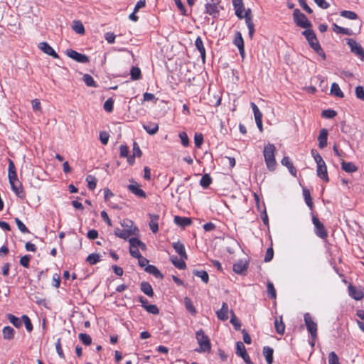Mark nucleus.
<instances>
[{
  "label": "nucleus",
  "mask_w": 364,
  "mask_h": 364,
  "mask_svg": "<svg viewBox=\"0 0 364 364\" xmlns=\"http://www.w3.org/2000/svg\"><path fill=\"white\" fill-rule=\"evenodd\" d=\"M312 222L315 227L316 235L322 239L326 238L328 236V233L324 228L323 224L320 222L318 218L316 216H313Z\"/></svg>",
  "instance_id": "39448f33"
},
{
  "label": "nucleus",
  "mask_w": 364,
  "mask_h": 364,
  "mask_svg": "<svg viewBox=\"0 0 364 364\" xmlns=\"http://www.w3.org/2000/svg\"><path fill=\"white\" fill-rule=\"evenodd\" d=\"M194 274L198 277H200L202 281L205 283H208L209 280V277L208 273L205 271H195Z\"/></svg>",
  "instance_id": "864d4df0"
},
{
  "label": "nucleus",
  "mask_w": 364,
  "mask_h": 364,
  "mask_svg": "<svg viewBox=\"0 0 364 364\" xmlns=\"http://www.w3.org/2000/svg\"><path fill=\"white\" fill-rule=\"evenodd\" d=\"M170 259L173 264L179 269H184L186 267V263L184 262L185 259H181V257L178 259L176 256H171Z\"/></svg>",
  "instance_id": "a878e982"
},
{
  "label": "nucleus",
  "mask_w": 364,
  "mask_h": 364,
  "mask_svg": "<svg viewBox=\"0 0 364 364\" xmlns=\"http://www.w3.org/2000/svg\"><path fill=\"white\" fill-rule=\"evenodd\" d=\"M349 295L355 300H361L364 296V291L361 288H356L352 285L348 286Z\"/></svg>",
  "instance_id": "9b49d317"
},
{
  "label": "nucleus",
  "mask_w": 364,
  "mask_h": 364,
  "mask_svg": "<svg viewBox=\"0 0 364 364\" xmlns=\"http://www.w3.org/2000/svg\"><path fill=\"white\" fill-rule=\"evenodd\" d=\"M195 46L198 50L200 52L203 61H204L205 58V49L204 48L203 43L200 37L198 36L196 38L195 41Z\"/></svg>",
  "instance_id": "393cba45"
},
{
  "label": "nucleus",
  "mask_w": 364,
  "mask_h": 364,
  "mask_svg": "<svg viewBox=\"0 0 364 364\" xmlns=\"http://www.w3.org/2000/svg\"><path fill=\"white\" fill-rule=\"evenodd\" d=\"M234 9L235 10V14L239 18H245L243 12L246 11L244 9V4L242 0H232Z\"/></svg>",
  "instance_id": "ddd939ff"
},
{
  "label": "nucleus",
  "mask_w": 364,
  "mask_h": 364,
  "mask_svg": "<svg viewBox=\"0 0 364 364\" xmlns=\"http://www.w3.org/2000/svg\"><path fill=\"white\" fill-rule=\"evenodd\" d=\"M229 309L227 303L223 302L221 309L217 311L218 318L221 321H226L228 318Z\"/></svg>",
  "instance_id": "a211bd4d"
},
{
  "label": "nucleus",
  "mask_w": 364,
  "mask_h": 364,
  "mask_svg": "<svg viewBox=\"0 0 364 364\" xmlns=\"http://www.w3.org/2000/svg\"><path fill=\"white\" fill-rule=\"evenodd\" d=\"M128 189L130 192L139 198H145L146 197V193L141 188H140V186L136 182H134L133 184H129L128 186Z\"/></svg>",
  "instance_id": "f8f14e48"
},
{
  "label": "nucleus",
  "mask_w": 364,
  "mask_h": 364,
  "mask_svg": "<svg viewBox=\"0 0 364 364\" xmlns=\"http://www.w3.org/2000/svg\"><path fill=\"white\" fill-rule=\"evenodd\" d=\"M109 135L106 132H101L100 133V139L102 144L106 145L108 143Z\"/></svg>",
  "instance_id": "69168bd1"
},
{
  "label": "nucleus",
  "mask_w": 364,
  "mask_h": 364,
  "mask_svg": "<svg viewBox=\"0 0 364 364\" xmlns=\"http://www.w3.org/2000/svg\"><path fill=\"white\" fill-rule=\"evenodd\" d=\"M99 260L100 256L97 254H90L86 259V261L91 265L96 264Z\"/></svg>",
  "instance_id": "6e6d98bb"
},
{
  "label": "nucleus",
  "mask_w": 364,
  "mask_h": 364,
  "mask_svg": "<svg viewBox=\"0 0 364 364\" xmlns=\"http://www.w3.org/2000/svg\"><path fill=\"white\" fill-rule=\"evenodd\" d=\"M16 224L18 228V230L23 233H29V230L26 228V226L23 224V223L18 219V218H15Z\"/></svg>",
  "instance_id": "3c124183"
},
{
  "label": "nucleus",
  "mask_w": 364,
  "mask_h": 364,
  "mask_svg": "<svg viewBox=\"0 0 364 364\" xmlns=\"http://www.w3.org/2000/svg\"><path fill=\"white\" fill-rule=\"evenodd\" d=\"M66 54L70 58L75 60V61L81 63H87L89 62V58L82 53H80L74 50L69 49L67 50Z\"/></svg>",
  "instance_id": "6e6552de"
},
{
  "label": "nucleus",
  "mask_w": 364,
  "mask_h": 364,
  "mask_svg": "<svg viewBox=\"0 0 364 364\" xmlns=\"http://www.w3.org/2000/svg\"><path fill=\"white\" fill-rule=\"evenodd\" d=\"M355 92L357 98L362 100L364 99V88L363 86H357L355 87Z\"/></svg>",
  "instance_id": "0e129e2a"
},
{
  "label": "nucleus",
  "mask_w": 364,
  "mask_h": 364,
  "mask_svg": "<svg viewBox=\"0 0 364 364\" xmlns=\"http://www.w3.org/2000/svg\"><path fill=\"white\" fill-rule=\"evenodd\" d=\"M273 353L274 350L272 348L269 346H264L263 348V354L268 364H272L273 363Z\"/></svg>",
  "instance_id": "bb28decb"
},
{
  "label": "nucleus",
  "mask_w": 364,
  "mask_h": 364,
  "mask_svg": "<svg viewBox=\"0 0 364 364\" xmlns=\"http://www.w3.org/2000/svg\"><path fill=\"white\" fill-rule=\"evenodd\" d=\"M86 181L87 182V187L90 190H94L97 184V178L92 175H88L86 177Z\"/></svg>",
  "instance_id": "79ce46f5"
},
{
  "label": "nucleus",
  "mask_w": 364,
  "mask_h": 364,
  "mask_svg": "<svg viewBox=\"0 0 364 364\" xmlns=\"http://www.w3.org/2000/svg\"><path fill=\"white\" fill-rule=\"evenodd\" d=\"M145 271L149 274H153L156 278H163L162 274L160 271L154 265H147L145 268Z\"/></svg>",
  "instance_id": "473e14b6"
},
{
  "label": "nucleus",
  "mask_w": 364,
  "mask_h": 364,
  "mask_svg": "<svg viewBox=\"0 0 364 364\" xmlns=\"http://www.w3.org/2000/svg\"><path fill=\"white\" fill-rule=\"evenodd\" d=\"M231 318L230 322L234 326L236 330H240L241 327V323L236 317L234 311L232 310L230 311Z\"/></svg>",
  "instance_id": "a18cd8bd"
},
{
  "label": "nucleus",
  "mask_w": 364,
  "mask_h": 364,
  "mask_svg": "<svg viewBox=\"0 0 364 364\" xmlns=\"http://www.w3.org/2000/svg\"><path fill=\"white\" fill-rule=\"evenodd\" d=\"M134 234V232L133 231L132 229H124V230H122L119 228H116L114 229V235L119 237V238H122V239H127L129 236L132 235Z\"/></svg>",
  "instance_id": "f3484780"
},
{
  "label": "nucleus",
  "mask_w": 364,
  "mask_h": 364,
  "mask_svg": "<svg viewBox=\"0 0 364 364\" xmlns=\"http://www.w3.org/2000/svg\"><path fill=\"white\" fill-rule=\"evenodd\" d=\"M78 337L80 341L86 346H88L92 343V338L88 334L80 333Z\"/></svg>",
  "instance_id": "603ef678"
},
{
  "label": "nucleus",
  "mask_w": 364,
  "mask_h": 364,
  "mask_svg": "<svg viewBox=\"0 0 364 364\" xmlns=\"http://www.w3.org/2000/svg\"><path fill=\"white\" fill-rule=\"evenodd\" d=\"M311 154L315 162L316 163V165H318V164H321L323 161H324L321 156L318 154V152L316 150L313 149L311 151Z\"/></svg>",
  "instance_id": "e2e57ef3"
},
{
  "label": "nucleus",
  "mask_w": 364,
  "mask_h": 364,
  "mask_svg": "<svg viewBox=\"0 0 364 364\" xmlns=\"http://www.w3.org/2000/svg\"><path fill=\"white\" fill-rule=\"evenodd\" d=\"M341 167L343 171L348 173H353L357 171V167L351 162L342 161Z\"/></svg>",
  "instance_id": "2f4dec72"
},
{
  "label": "nucleus",
  "mask_w": 364,
  "mask_h": 364,
  "mask_svg": "<svg viewBox=\"0 0 364 364\" xmlns=\"http://www.w3.org/2000/svg\"><path fill=\"white\" fill-rule=\"evenodd\" d=\"M333 26V29L336 33L348 35V36L352 34V31L349 28L339 26L336 23H334Z\"/></svg>",
  "instance_id": "e433bc0d"
},
{
  "label": "nucleus",
  "mask_w": 364,
  "mask_h": 364,
  "mask_svg": "<svg viewBox=\"0 0 364 364\" xmlns=\"http://www.w3.org/2000/svg\"><path fill=\"white\" fill-rule=\"evenodd\" d=\"M327 137H328V131L326 129H322L320 131L318 136V146L321 149L324 148L327 145Z\"/></svg>",
  "instance_id": "412c9836"
},
{
  "label": "nucleus",
  "mask_w": 364,
  "mask_h": 364,
  "mask_svg": "<svg viewBox=\"0 0 364 364\" xmlns=\"http://www.w3.org/2000/svg\"><path fill=\"white\" fill-rule=\"evenodd\" d=\"M304 320L308 331L314 341L317 337V323L314 321L313 317L309 313L304 314Z\"/></svg>",
  "instance_id": "20e7f679"
},
{
  "label": "nucleus",
  "mask_w": 364,
  "mask_h": 364,
  "mask_svg": "<svg viewBox=\"0 0 364 364\" xmlns=\"http://www.w3.org/2000/svg\"><path fill=\"white\" fill-rule=\"evenodd\" d=\"M331 94L341 98L344 97L343 92L341 91L339 85L336 82L332 83L331 87Z\"/></svg>",
  "instance_id": "c9c22d12"
},
{
  "label": "nucleus",
  "mask_w": 364,
  "mask_h": 364,
  "mask_svg": "<svg viewBox=\"0 0 364 364\" xmlns=\"http://www.w3.org/2000/svg\"><path fill=\"white\" fill-rule=\"evenodd\" d=\"M341 16L350 20H355L358 18V15L354 11H342L341 12Z\"/></svg>",
  "instance_id": "8fccbe9b"
},
{
  "label": "nucleus",
  "mask_w": 364,
  "mask_h": 364,
  "mask_svg": "<svg viewBox=\"0 0 364 364\" xmlns=\"http://www.w3.org/2000/svg\"><path fill=\"white\" fill-rule=\"evenodd\" d=\"M173 247L175 251L180 255L181 259H187V255L186 253L184 245L180 242H174Z\"/></svg>",
  "instance_id": "b1692460"
},
{
  "label": "nucleus",
  "mask_w": 364,
  "mask_h": 364,
  "mask_svg": "<svg viewBox=\"0 0 364 364\" xmlns=\"http://www.w3.org/2000/svg\"><path fill=\"white\" fill-rule=\"evenodd\" d=\"M184 304L186 309L191 313L192 314H195L196 313V310L193 304L192 301L191 299L186 297L184 299Z\"/></svg>",
  "instance_id": "c03bdc74"
},
{
  "label": "nucleus",
  "mask_w": 364,
  "mask_h": 364,
  "mask_svg": "<svg viewBox=\"0 0 364 364\" xmlns=\"http://www.w3.org/2000/svg\"><path fill=\"white\" fill-rule=\"evenodd\" d=\"M205 13L213 16H217L219 13L218 3L214 0H211V2H208L205 4Z\"/></svg>",
  "instance_id": "dca6fc26"
},
{
  "label": "nucleus",
  "mask_w": 364,
  "mask_h": 364,
  "mask_svg": "<svg viewBox=\"0 0 364 364\" xmlns=\"http://www.w3.org/2000/svg\"><path fill=\"white\" fill-rule=\"evenodd\" d=\"M174 222L181 227H186L191 224V219L186 217L176 216L174 218Z\"/></svg>",
  "instance_id": "c85d7f7f"
},
{
  "label": "nucleus",
  "mask_w": 364,
  "mask_h": 364,
  "mask_svg": "<svg viewBox=\"0 0 364 364\" xmlns=\"http://www.w3.org/2000/svg\"><path fill=\"white\" fill-rule=\"evenodd\" d=\"M130 247L141 248V250L146 249V245L136 237L130 238L129 240Z\"/></svg>",
  "instance_id": "f704fd0d"
},
{
  "label": "nucleus",
  "mask_w": 364,
  "mask_h": 364,
  "mask_svg": "<svg viewBox=\"0 0 364 364\" xmlns=\"http://www.w3.org/2000/svg\"><path fill=\"white\" fill-rule=\"evenodd\" d=\"M130 74L132 79L136 80L140 78L141 70L137 67H132L130 71Z\"/></svg>",
  "instance_id": "5fc2aeb1"
},
{
  "label": "nucleus",
  "mask_w": 364,
  "mask_h": 364,
  "mask_svg": "<svg viewBox=\"0 0 364 364\" xmlns=\"http://www.w3.org/2000/svg\"><path fill=\"white\" fill-rule=\"evenodd\" d=\"M267 292L270 298L275 299L276 298V290L274 287L272 282H268L267 284Z\"/></svg>",
  "instance_id": "052dcab7"
},
{
  "label": "nucleus",
  "mask_w": 364,
  "mask_h": 364,
  "mask_svg": "<svg viewBox=\"0 0 364 364\" xmlns=\"http://www.w3.org/2000/svg\"><path fill=\"white\" fill-rule=\"evenodd\" d=\"M203 141V136L201 134H196L194 136V143L196 147H200Z\"/></svg>",
  "instance_id": "774afa93"
},
{
  "label": "nucleus",
  "mask_w": 364,
  "mask_h": 364,
  "mask_svg": "<svg viewBox=\"0 0 364 364\" xmlns=\"http://www.w3.org/2000/svg\"><path fill=\"white\" fill-rule=\"evenodd\" d=\"M250 105H251V107L252 108V110H253V112H254V116H255V121L261 120L262 118V114L259 111V109L257 107V106L254 102H251Z\"/></svg>",
  "instance_id": "de8ad7c7"
},
{
  "label": "nucleus",
  "mask_w": 364,
  "mask_h": 364,
  "mask_svg": "<svg viewBox=\"0 0 364 364\" xmlns=\"http://www.w3.org/2000/svg\"><path fill=\"white\" fill-rule=\"evenodd\" d=\"M8 176H9V181L17 180V174H16V172L15 165H14V161L12 160H11V159L9 160V173H8Z\"/></svg>",
  "instance_id": "cd10ccee"
},
{
  "label": "nucleus",
  "mask_w": 364,
  "mask_h": 364,
  "mask_svg": "<svg viewBox=\"0 0 364 364\" xmlns=\"http://www.w3.org/2000/svg\"><path fill=\"white\" fill-rule=\"evenodd\" d=\"M22 321L24 323L26 328L28 331L31 332L33 330V325L31 322L30 318L26 315H23Z\"/></svg>",
  "instance_id": "13d9d810"
},
{
  "label": "nucleus",
  "mask_w": 364,
  "mask_h": 364,
  "mask_svg": "<svg viewBox=\"0 0 364 364\" xmlns=\"http://www.w3.org/2000/svg\"><path fill=\"white\" fill-rule=\"evenodd\" d=\"M274 326L279 334L282 335L284 333L285 326L282 319L280 321L276 319L274 321Z\"/></svg>",
  "instance_id": "09e8293b"
},
{
  "label": "nucleus",
  "mask_w": 364,
  "mask_h": 364,
  "mask_svg": "<svg viewBox=\"0 0 364 364\" xmlns=\"http://www.w3.org/2000/svg\"><path fill=\"white\" fill-rule=\"evenodd\" d=\"M245 23L249 30V36L250 38L253 37L255 33V25L251 17V10H246L245 14Z\"/></svg>",
  "instance_id": "9d476101"
},
{
  "label": "nucleus",
  "mask_w": 364,
  "mask_h": 364,
  "mask_svg": "<svg viewBox=\"0 0 364 364\" xmlns=\"http://www.w3.org/2000/svg\"><path fill=\"white\" fill-rule=\"evenodd\" d=\"M145 309L150 314H159V309L158 307L154 304H149L148 306H145Z\"/></svg>",
  "instance_id": "338daca9"
},
{
  "label": "nucleus",
  "mask_w": 364,
  "mask_h": 364,
  "mask_svg": "<svg viewBox=\"0 0 364 364\" xmlns=\"http://www.w3.org/2000/svg\"><path fill=\"white\" fill-rule=\"evenodd\" d=\"M73 29L79 34L85 33V28L83 24L79 21H75L73 25Z\"/></svg>",
  "instance_id": "ea45409f"
},
{
  "label": "nucleus",
  "mask_w": 364,
  "mask_h": 364,
  "mask_svg": "<svg viewBox=\"0 0 364 364\" xmlns=\"http://www.w3.org/2000/svg\"><path fill=\"white\" fill-rule=\"evenodd\" d=\"M38 48L47 55H50L54 58H58V55L53 49V48L46 42L40 43L38 44Z\"/></svg>",
  "instance_id": "2eb2a0df"
},
{
  "label": "nucleus",
  "mask_w": 364,
  "mask_h": 364,
  "mask_svg": "<svg viewBox=\"0 0 364 364\" xmlns=\"http://www.w3.org/2000/svg\"><path fill=\"white\" fill-rule=\"evenodd\" d=\"M337 114V112L335 110L333 109H325L322 112V117L326 118V119H332L334 117H336Z\"/></svg>",
  "instance_id": "4d7b16f0"
},
{
  "label": "nucleus",
  "mask_w": 364,
  "mask_h": 364,
  "mask_svg": "<svg viewBox=\"0 0 364 364\" xmlns=\"http://www.w3.org/2000/svg\"><path fill=\"white\" fill-rule=\"evenodd\" d=\"M247 269V264L243 261H238L233 265V271L237 274H242Z\"/></svg>",
  "instance_id": "5701e85b"
},
{
  "label": "nucleus",
  "mask_w": 364,
  "mask_h": 364,
  "mask_svg": "<svg viewBox=\"0 0 364 364\" xmlns=\"http://www.w3.org/2000/svg\"><path fill=\"white\" fill-rule=\"evenodd\" d=\"M276 147L273 144H267L264 146L263 154L266 166L269 171H273L276 168L275 160Z\"/></svg>",
  "instance_id": "f257e3e1"
},
{
  "label": "nucleus",
  "mask_w": 364,
  "mask_h": 364,
  "mask_svg": "<svg viewBox=\"0 0 364 364\" xmlns=\"http://www.w3.org/2000/svg\"><path fill=\"white\" fill-rule=\"evenodd\" d=\"M347 43L352 53L358 55L362 60H364V50L360 45L352 38L348 39Z\"/></svg>",
  "instance_id": "423d86ee"
},
{
  "label": "nucleus",
  "mask_w": 364,
  "mask_h": 364,
  "mask_svg": "<svg viewBox=\"0 0 364 364\" xmlns=\"http://www.w3.org/2000/svg\"><path fill=\"white\" fill-rule=\"evenodd\" d=\"M211 182L212 179L210 176L208 174H204L200 181V184L203 188H207Z\"/></svg>",
  "instance_id": "37998d69"
},
{
  "label": "nucleus",
  "mask_w": 364,
  "mask_h": 364,
  "mask_svg": "<svg viewBox=\"0 0 364 364\" xmlns=\"http://www.w3.org/2000/svg\"><path fill=\"white\" fill-rule=\"evenodd\" d=\"M9 183L13 191L16 194V196L21 198H24L25 193L22 188L21 183L18 181V180H11L9 181Z\"/></svg>",
  "instance_id": "1a4fd4ad"
},
{
  "label": "nucleus",
  "mask_w": 364,
  "mask_h": 364,
  "mask_svg": "<svg viewBox=\"0 0 364 364\" xmlns=\"http://www.w3.org/2000/svg\"><path fill=\"white\" fill-rule=\"evenodd\" d=\"M83 81L88 87H96L97 85L93 79V77L89 74H85L82 77Z\"/></svg>",
  "instance_id": "a19ab883"
},
{
  "label": "nucleus",
  "mask_w": 364,
  "mask_h": 364,
  "mask_svg": "<svg viewBox=\"0 0 364 364\" xmlns=\"http://www.w3.org/2000/svg\"><path fill=\"white\" fill-rule=\"evenodd\" d=\"M293 18L296 24L304 28H309L311 27V23L309 21L307 17L302 14L299 9H296L293 12Z\"/></svg>",
  "instance_id": "7ed1b4c3"
},
{
  "label": "nucleus",
  "mask_w": 364,
  "mask_h": 364,
  "mask_svg": "<svg viewBox=\"0 0 364 364\" xmlns=\"http://www.w3.org/2000/svg\"><path fill=\"white\" fill-rule=\"evenodd\" d=\"M3 337L6 340H11L14 336V330L11 326H5L2 330Z\"/></svg>",
  "instance_id": "7c9ffc66"
},
{
  "label": "nucleus",
  "mask_w": 364,
  "mask_h": 364,
  "mask_svg": "<svg viewBox=\"0 0 364 364\" xmlns=\"http://www.w3.org/2000/svg\"><path fill=\"white\" fill-rule=\"evenodd\" d=\"M328 363L329 364H340L338 355L335 352L332 351L328 354Z\"/></svg>",
  "instance_id": "bf43d9fd"
},
{
  "label": "nucleus",
  "mask_w": 364,
  "mask_h": 364,
  "mask_svg": "<svg viewBox=\"0 0 364 364\" xmlns=\"http://www.w3.org/2000/svg\"><path fill=\"white\" fill-rule=\"evenodd\" d=\"M196 339L199 345V348L196 350L198 352H209L211 348L210 339L205 335L202 329L196 332Z\"/></svg>",
  "instance_id": "f03ea898"
},
{
  "label": "nucleus",
  "mask_w": 364,
  "mask_h": 364,
  "mask_svg": "<svg viewBox=\"0 0 364 364\" xmlns=\"http://www.w3.org/2000/svg\"><path fill=\"white\" fill-rule=\"evenodd\" d=\"M234 44L237 47L238 50H242V47H244V41L240 32H237L236 36L234 39Z\"/></svg>",
  "instance_id": "4c0bfd02"
},
{
  "label": "nucleus",
  "mask_w": 364,
  "mask_h": 364,
  "mask_svg": "<svg viewBox=\"0 0 364 364\" xmlns=\"http://www.w3.org/2000/svg\"><path fill=\"white\" fill-rule=\"evenodd\" d=\"M149 227L154 233H156L159 230L158 220L159 215L156 214H149Z\"/></svg>",
  "instance_id": "6ab92c4d"
},
{
  "label": "nucleus",
  "mask_w": 364,
  "mask_h": 364,
  "mask_svg": "<svg viewBox=\"0 0 364 364\" xmlns=\"http://www.w3.org/2000/svg\"><path fill=\"white\" fill-rule=\"evenodd\" d=\"M302 34L306 37V40L308 41L310 46L312 48V49H315L317 47L318 48V46L320 45L317 38L316 36L315 33L311 29H306L302 32Z\"/></svg>",
  "instance_id": "0eeeda50"
},
{
  "label": "nucleus",
  "mask_w": 364,
  "mask_h": 364,
  "mask_svg": "<svg viewBox=\"0 0 364 364\" xmlns=\"http://www.w3.org/2000/svg\"><path fill=\"white\" fill-rule=\"evenodd\" d=\"M282 164L284 166H286L289 172L291 173V174L294 176H296V169L295 168V167L294 166L292 162L291 161L289 157L288 156H284L282 160Z\"/></svg>",
  "instance_id": "4be33fe9"
},
{
  "label": "nucleus",
  "mask_w": 364,
  "mask_h": 364,
  "mask_svg": "<svg viewBox=\"0 0 364 364\" xmlns=\"http://www.w3.org/2000/svg\"><path fill=\"white\" fill-rule=\"evenodd\" d=\"M316 173L319 178H321L326 182L328 181L329 179L327 173V168L325 161H323L322 163L318 164V165H317Z\"/></svg>",
  "instance_id": "4468645a"
},
{
  "label": "nucleus",
  "mask_w": 364,
  "mask_h": 364,
  "mask_svg": "<svg viewBox=\"0 0 364 364\" xmlns=\"http://www.w3.org/2000/svg\"><path fill=\"white\" fill-rule=\"evenodd\" d=\"M8 319L16 328H20L22 325V321L12 314L7 315Z\"/></svg>",
  "instance_id": "58836bf2"
},
{
  "label": "nucleus",
  "mask_w": 364,
  "mask_h": 364,
  "mask_svg": "<svg viewBox=\"0 0 364 364\" xmlns=\"http://www.w3.org/2000/svg\"><path fill=\"white\" fill-rule=\"evenodd\" d=\"M113 105L114 101L112 99L109 98L105 101L104 103V109L107 112H111L113 110Z\"/></svg>",
  "instance_id": "680f3d73"
},
{
  "label": "nucleus",
  "mask_w": 364,
  "mask_h": 364,
  "mask_svg": "<svg viewBox=\"0 0 364 364\" xmlns=\"http://www.w3.org/2000/svg\"><path fill=\"white\" fill-rule=\"evenodd\" d=\"M303 194L306 205L309 207L311 210H312L314 205L310 195V192L307 189H304Z\"/></svg>",
  "instance_id": "49530a36"
},
{
  "label": "nucleus",
  "mask_w": 364,
  "mask_h": 364,
  "mask_svg": "<svg viewBox=\"0 0 364 364\" xmlns=\"http://www.w3.org/2000/svg\"><path fill=\"white\" fill-rule=\"evenodd\" d=\"M236 354L242 358H243V357H247L248 354L246 351L245 347L241 341H238L236 343Z\"/></svg>",
  "instance_id": "c756f323"
},
{
  "label": "nucleus",
  "mask_w": 364,
  "mask_h": 364,
  "mask_svg": "<svg viewBox=\"0 0 364 364\" xmlns=\"http://www.w3.org/2000/svg\"><path fill=\"white\" fill-rule=\"evenodd\" d=\"M143 128L150 135H154L159 131V124L155 122H149L143 124Z\"/></svg>",
  "instance_id": "aec40b11"
},
{
  "label": "nucleus",
  "mask_w": 364,
  "mask_h": 364,
  "mask_svg": "<svg viewBox=\"0 0 364 364\" xmlns=\"http://www.w3.org/2000/svg\"><path fill=\"white\" fill-rule=\"evenodd\" d=\"M141 290L149 296H153L154 291L149 283L143 282L141 284Z\"/></svg>",
  "instance_id": "72a5a7b5"
}]
</instances>
